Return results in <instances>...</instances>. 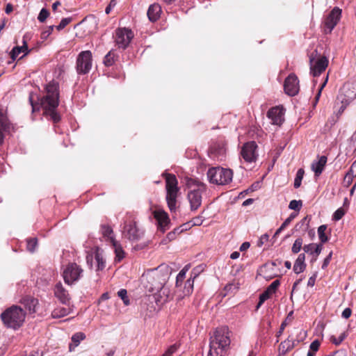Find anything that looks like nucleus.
<instances>
[{
  "label": "nucleus",
  "mask_w": 356,
  "mask_h": 356,
  "mask_svg": "<svg viewBox=\"0 0 356 356\" xmlns=\"http://www.w3.org/2000/svg\"><path fill=\"white\" fill-rule=\"evenodd\" d=\"M72 21L70 17L63 18L61 19L60 24L56 27L58 31H61L67 25H68Z\"/></svg>",
  "instance_id": "47"
},
{
  "label": "nucleus",
  "mask_w": 356,
  "mask_h": 356,
  "mask_svg": "<svg viewBox=\"0 0 356 356\" xmlns=\"http://www.w3.org/2000/svg\"><path fill=\"white\" fill-rule=\"evenodd\" d=\"M189 267L188 266H186L177 275V279H176V286L178 287L179 286V283H181L186 277V274L187 271L188 270Z\"/></svg>",
  "instance_id": "40"
},
{
  "label": "nucleus",
  "mask_w": 356,
  "mask_h": 356,
  "mask_svg": "<svg viewBox=\"0 0 356 356\" xmlns=\"http://www.w3.org/2000/svg\"><path fill=\"white\" fill-rule=\"evenodd\" d=\"M162 176L165 179L166 195L165 200L170 212H175L177 209V199L179 192L178 181L175 175L163 173Z\"/></svg>",
  "instance_id": "4"
},
{
  "label": "nucleus",
  "mask_w": 356,
  "mask_h": 356,
  "mask_svg": "<svg viewBox=\"0 0 356 356\" xmlns=\"http://www.w3.org/2000/svg\"><path fill=\"white\" fill-rule=\"evenodd\" d=\"M327 229V226L325 225H321L318 228V234L319 239L321 243H324L327 241L328 238L325 235V231Z\"/></svg>",
  "instance_id": "37"
},
{
  "label": "nucleus",
  "mask_w": 356,
  "mask_h": 356,
  "mask_svg": "<svg viewBox=\"0 0 356 356\" xmlns=\"http://www.w3.org/2000/svg\"><path fill=\"white\" fill-rule=\"evenodd\" d=\"M115 54L113 51H110L104 58V64L106 67H110L115 63Z\"/></svg>",
  "instance_id": "34"
},
{
  "label": "nucleus",
  "mask_w": 356,
  "mask_h": 356,
  "mask_svg": "<svg viewBox=\"0 0 356 356\" xmlns=\"http://www.w3.org/2000/svg\"><path fill=\"white\" fill-rule=\"evenodd\" d=\"M38 245V240L35 238H29L27 240V250L31 252H33L37 247Z\"/></svg>",
  "instance_id": "43"
},
{
  "label": "nucleus",
  "mask_w": 356,
  "mask_h": 356,
  "mask_svg": "<svg viewBox=\"0 0 356 356\" xmlns=\"http://www.w3.org/2000/svg\"><path fill=\"white\" fill-rule=\"evenodd\" d=\"M122 235L129 241H138L144 235V231L140 228L136 221L129 220L124 222Z\"/></svg>",
  "instance_id": "10"
},
{
  "label": "nucleus",
  "mask_w": 356,
  "mask_h": 356,
  "mask_svg": "<svg viewBox=\"0 0 356 356\" xmlns=\"http://www.w3.org/2000/svg\"><path fill=\"white\" fill-rule=\"evenodd\" d=\"M102 234L108 237V238L111 241L112 243V239H115L113 237V229L108 225H102L101 227Z\"/></svg>",
  "instance_id": "36"
},
{
  "label": "nucleus",
  "mask_w": 356,
  "mask_h": 356,
  "mask_svg": "<svg viewBox=\"0 0 356 356\" xmlns=\"http://www.w3.org/2000/svg\"><path fill=\"white\" fill-rule=\"evenodd\" d=\"M230 344L229 332L226 327L216 330L210 338L207 356H224Z\"/></svg>",
  "instance_id": "2"
},
{
  "label": "nucleus",
  "mask_w": 356,
  "mask_h": 356,
  "mask_svg": "<svg viewBox=\"0 0 356 356\" xmlns=\"http://www.w3.org/2000/svg\"><path fill=\"white\" fill-rule=\"evenodd\" d=\"M117 4L116 0H111L109 4L107 6V7L105 9V12L106 14H109L111 11L112 8H114Z\"/></svg>",
  "instance_id": "58"
},
{
  "label": "nucleus",
  "mask_w": 356,
  "mask_h": 356,
  "mask_svg": "<svg viewBox=\"0 0 356 356\" xmlns=\"http://www.w3.org/2000/svg\"><path fill=\"white\" fill-rule=\"evenodd\" d=\"M161 13V7L159 3H153L149 6L147 10V17L150 22H156L159 18Z\"/></svg>",
  "instance_id": "22"
},
{
  "label": "nucleus",
  "mask_w": 356,
  "mask_h": 356,
  "mask_svg": "<svg viewBox=\"0 0 356 356\" xmlns=\"http://www.w3.org/2000/svg\"><path fill=\"white\" fill-rule=\"evenodd\" d=\"M292 314H293V312H291L289 314V315H288V316H287L286 319H285V321H284L282 323V324H281V325H280V330H279V331L277 332V337H280V336L283 333L284 330L285 329V327L287 325V321H288V319L289 318V317L292 315Z\"/></svg>",
  "instance_id": "52"
},
{
  "label": "nucleus",
  "mask_w": 356,
  "mask_h": 356,
  "mask_svg": "<svg viewBox=\"0 0 356 356\" xmlns=\"http://www.w3.org/2000/svg\"><path fill=\"white\" fill-rule=\"evenodd\" d=\"M327 157H319L312 162L311 168L316 177H318L323 171L327 161Z\"/></svg>",
  "instance_id": "23"
},
{
  "label": "nucleus",
  "mask_w": 356,
  "mask_h": 356,
  "mask_svg": "<svg viewBox=\"0 0 356 356\" xmlns=\"http://www.w3.org/2000/svg\"><path fill=\"white\" fill-rule=\"evenodd\" d=\"M203 221V217L202 216H198L193 218L188 223H191L193 226H200L202 224Z\"/></svg>",
  "instance_id": "51"
},
{
  "label": "nucleus",
  "mask_w": 356,
  "mask_h": 356,
  "mask_svg": "<svg viewBox=\"0 0 356 356\" xmlns=\"http://www.w3.org/2000/svg\"><path fill=\"white\" fill-rule=\"evenodd\" d=\"M351 314H352V311L350 308H346L342 314H341V316L343 318L347 319L350 316H351Z\"/></svg>",
  "instance_id": "60"
},
{
  "label": "nucleus",
  "mask_w": 356,
  "mask_h": 356,
  "mask_svg": "<svg viewBox=\"0 0 356 356\" xmlns=\"http://www.w3.org/2000/svg\"><path fill=\"white\" fill-rule=\"evenodd\" d=\"M152 214L157 222V229L162 233L170 229V220L168 214L161 208L153 211Z\"/></svg>",
  "instance_id": "15"
},
{
  "label": "nucleus",
  "mask_w": 356,
  "mask_h": 356,
  "mask_svg": "<svg viewBox=\"0 0 356 356\" xmlns=\"http://www.w3.org/2000/svg\"><path fill=\"white\" fill-rule=\"evenodd\" d=\"M284 109L282 106L271 108L267 112V117L271 120L273 124L280 126L284 121Z\"/></svg>",
  "instance_id": "17"
},
{
  "label": "nucleus",
  "mask_w": 356,
  "mask_h": 356,
  "mask_svg": "<svg viewBox=\"0 0 356 356\" xmlns=\"http://www.w3.org/2000/svg\"><path fill=\"white\" fill-rule=\"evenodd\" d=\"M30 50H29L28 49V45H27V43L24 40H23V45L22 46H17V47H15L12 51H10V58H12L13 60H15L16 59V58L17 57V56L22 53V52H24V56H26L29 53Z\"/></svg>",
  "instance_id": "26"
},
{
  "label": "nucleus",
  "mask_w": 356,
  "mask_h": 356,
  "mask_svg": "<svg viewBox=\"0 0 356 356\" xmlns=\"http://www.w3.org/2000/svg\"><path fill=\"white\" fill-rule=\"evenodd\" d=\"M92 54L89 50L80 52L76 58V70L79 74H87L92 68Z\"/></svg>",
  "instance_id": "9"
},
{
  "label": "nucleus",
  "mask_w": 356,
  "mask_h": 356,
  "mask_svg": "<svg viewBox=\"0 0 356 356\" xmlns=\"http://www.w3.org/2000/svg\"><path fill=\"white\" fill-rule=\"evenodd\" d=\"M86 334L83 332H78L72 336V343L69 346L70 351L74 350L75 348L77 347L81 341L86 339Z\"/></svg>",
  "instance_id": "28"
},
{
  "label": "nucleus",
  "mask_w": 356,
  "mask_h": 356,
  "mask_svg": "<svg viewBox=\"0 0 356 356\" xmlns=\"http://www.w3.org/2000/svg\"><path fill=\"white\" fill-rule=\"evenodd\" d=\"M305 171L302 168L298 169L294 179V188H298L300 186Z\"/></svg>",
  "instance_id": "35"
},
{
  "label": "nucleus",
  "mask_w": 356,
  "mask_h": 356,
  "mask_svg": "<svg viewBox=\"0 0 356 356\" xmlns=\"http://www.w3.org/2000/svg\"><path fill=\"white\" fill-rule=\"evenodd\" d=\"M294 346V341L288 338L280 345L279 350L282 354H285L287 351L291 350Z\"/></svg>",
  "instance_id": "32"
},
{
  "label": "nucleus",
  "mask_w": 356,
  "mask_h": 356,
  "mask_svg": "<svg viewBox=\"0 0 356 356\" xmlns=\"http://www.w3.org/2000/svg\"><path fill=\"white\" fill-rule=\"evenodd\" d=\"M305 252L315 254V259L321 254L322 250V245L316 243H309L305 245L302 248Z\"/></svg>",
  "instance_id": "25"
},
{
  "label": "nucleus",
  "mask_w": 356,
  "mask_h": 356,
  "mask_svg": "<svg viewBox=\"0 0 356 356\" xmlns=\"http://www.w3.org/2000/svg\"><path fill=\"white\" fill-rule=\"evenodd\" d=\"M340 154L345 156L356 155V131L345 144L340 147Z\"/></svg>",
  "instance_id": "19"
},
{
  "label": "nucleus",
  "mask_w": 356,
  "mask_h": 356,
  "mask_svg": "<svg viewBox=\"0 0 356 356\" xmlns=\"http://www.w3.org/2000/svg\"><path fill=\"white\" fill-rule=\"evenodd\" d=\"M327 80H328V74L326 76V77L325 79V81L321 84V87H320V88L318 90V93L316 94V95L315 97L314 104V106L317 104V102H318V99H319V98L321 97V91L323 89V88L325 86V85H326V83L327 82Z\"/></svg>",
  "instance_id": "48"
},
{
  "label": "nucleus",
  "mask_w": 356,
  "mask_h": 356,
  "mask_svg": "<svg viewBox=\"0 0 356 356\" xmlns=\"http://www.w3.org/2000/svg\"><path fill=\"white\" fill-rule=\"evenodd\" d=\"M208 186L207 184H200L196 189H191L187 193V200L192 211H197L202 205L203 197L207 195Z\"/></svg>",
  "instance_id": "8"
},
{
  "label": "nucleus",
  "mask_w": 356,
  "mask_h": 356,
  "mask_svg": "<svg viewBox=\"0 0 356 356\" xmlns=\"http://www.w3.org/2000/svg\"><path fill=\"white\" fill-rule=\"evenodd\" d=\"M302 243L303 241L301 238L296 239L291 248L292 252L294 254L298 253L302 248Z\"/></svg>",
  "instance_id": "42"
},
{
  "label": "nucleus",
  "mask_w": 356,
  "mask_h": 356,
  "mask_svg": "<svg viewBox=\"0 0 356 356\" xmlns=\"http://www.w3.org/2000/svg\"><path fill=\"white\" fill-rule=\"evenodd\" d=\"M177 350V346L175 344L171 346L168 350L163 355V356H170L173 353Z\"/></svg>",
  "instance_id": "59"
},
{
  "label": "nucleus",
  "mask_w": 356,
  "mask_h": 356,
  "mask_svg": "<svg viewBox=\"0 0 356 356\" xmlns=\"http://www.w3.org/2000/svg\"><path fill=\"white\" fill-rule=\"evenodd\" d=\"M346 335L344 332L341 333L338 338H336L334 337H331L332 342L338 346L346 338Z\"/></svg>",
  "instance_id": "49"
},
{
  "label": "nucleus",
  "mask_w": 356,
  "mask_h": 356,
  "mask_svg": "<svg viewBox=\"0 0 356 356\" xmlns=\"http://www.w3.org/2000/svg\"><path fill=\"white\" fill-rule=\"evenodd\" d=\"M169 270L166 266L161 265L159 268L152 269L146 273L145 276L149 282L151 283L150 289H160L168 277Z\"/></svg>",
  "instance_id": "6"
},
{
  "label": "nucleus",
  "mask_w": 356,
  "mask_h": 356,
  "mask_svg": "<svg viewBox=\"0 0 356 356\" xmlns=\"http://www.w3.org/2000/svg\"><path fill=\"white\" fill-rule=\"evenodd\" d=\"M49 12L48 11V10H47L46 8H42V9H41V10L38 15V19L40 22H44L45 20L47 19V18L49 17Z\"/></svg>",
  "instance_id": "46"
},
{
  "label": "nucleus",
  "mask_w": 356,
  "mask_h": 356,
  "mask_svg": "<svg viewBox=\"0 0 356 356\" xmlns=\"http://www.w3.org/2000/svg\"><path fill=\"white\" fill-rule=\"evenodd\" d=\"M302 207V200H291L289 204V208L291 210H294L297 213L301 209Z\"/></svg>",
  "instance_id": "41"
},
{
  "label": "nucleus",
  "mask_w": 356,
  "mask_h": 356,
  "mask_svg": "<svg viewBox=\"0 0 356 356\" xmlns=\"http://www.w3.org/2000/svg\"><path fill=\"white\" fill-rule=\"evenodd\" d=\"M273 294L274 293L270 291H268V289L267 288L266 290L260 295L259 301L257 304V308L258 309L264 302V301L268 300Z\"/></svg>",
  "instance_id": "39"
},
{
  "label": "nucleus",
  "mask_w": 356,
  "mask_h": 356,
  "mask_svg": "<svg viewBox=\"0 0 356 356\" xmlns=\"http://www.w3.org/2000/svg\"><path fill=\"white\" fill-rule=\"evenodd\" d=\"M332 256V252H330V254L325 258L323 265H322L323 269H325V268H327V266H328V264H330V262L331 261Z\"/></svg>",
  "instance_id": "57"
},
{
  "label": "nucleus",
  "mask_w": 356,
  "mask_h": 356,
  "mask_svg": "<svg viewBox=\"0 0 356 356\" xmlns=\"http://www.w3.org/2000/svg\"><path fill=\"white\" fill-rule=\"evenodd\" d=\"M72 309L70 307H58L51 312V316L54 318H60L70 314Z\"/></svg>",
  "instance_id": "30"
},
{
  "label": "nucleus",
  "mask_w": 356,
  "mask_h": 356,
  "mask_svg": "<svg viewBox=\"0 0 356 356\" xmlns=\"http://www.w3.org/2000/svg\"><path fill=\"white\" fill-rule=\"evenodd\" d=\"M208 181L216 186H225L232 182L233 172L229 168L211 167L207 172Z\"/></svg>",
  "instance_id": "5"
},
{
  "label": "nucleus",
  "mask_w": 356,
  "mask_h": 356,
  "mask_svg": "<svg viewBox=\"0 0 356 356\" xmlns=\"http://www.w3.org/2000/svg\"><path fill=\"white\" fill-rule=\"evenodd\" d=\"M286 144L284 145H280V147H276V149H274V154L275 156H278L282 154Z\"/></svg>",
  "instance_id": "63"
},
{
  "label": "nucleus",
  "mask_w": 356,
  "mask_h": 356,
  "mask_svg": "<svg viewBox=\"0 0 356 356\" xmlns=\"http://www.w3.org/2000/svg\"><path fill=\"white\" fill-rule=\"evenodd\" d=\"M54 29V25L47 27L46 29L41 33V39L43 40H47L48 37L51 34Z\"/></svg>",
  "instance_id": "45"
},
{
  "label": "nucleus",
  "mask_w": 356,
  "mask_h": 356,
  "mask_svg": "<svg viewBox=\"0 0 356 356\" xmlns=\"http://www.w3.org/2000/svg\"><path fill=\"white\" fill-rule=\"evenodd\" d=\"M227 142L224 138H220L211 142L209 153L216 156H222L227 153Z\"/></svg>",
  "instance_id": "18"
},
{
  "label": "nucleus",
  "mask_w": 356,
  "mask_h": 356,
  "mask_svg": "<svg viewBox=\"0 0 356 356\" xmlns=\"http://www.w3.org/2000/svg\"><path fill=\"white\" fill-rule=\"evenodd\" d=\"M184 179L186 186L189 188V190L197 188L200 184H205L204 182L191 177H186Z\"/></svg>",
  "instance_id": "33"
},
{
  "label": "nucleus",
  "mask_w": 356,
  "mask_h": 356,
  "mask_svg": "<svg viewBox=\"0 0 356 356\" xmlns=\"http://www.w3.org/2000/svg\"><path fill=\"white\" fill-rule=\"evenodd\" d=\"M318 51L315 49L309 56L310 74L314 76H320L327 67L329 64L328 58L325 56H319Z\"/></svg>",
  "instance_id": "7"
},
{
  "label": "nucleus",
  "mask_w": 356,
  "mask_h": 356,
  "mask_svg": "<svg viewBox=\"0 0 356 356\" xmlns=\"http://www.w3.org/2000/svg\"><path fill=\"white\" fill-rule=\"evenodd\" d=\"M319 346H320L319 341L318 340H315L313 342H312L309 348H310V350L313 351L312 353H315V352H316L318 350Z\"/></svg>",
  "instance_id": "56"
},
{
  "label": "nucleus",
  "mask_w": 356,
  "mask_h": 356,
  "mask_svg": "<svg viewBox=\"0 0 356 356\" xmlns=\"http://www.w3.org/2000/svg\"><path fill=\"white\" fill-rule=\"evenodd\" d=\"M261 186V184L259 181H257L253 183L251 186L248 188V191H254L258 190Z\"/></svg>",
  "instance_id": "61"
},
{
  "label": "nucleus",
  "mask_w": 356,
  "mask_h": 356,
  "mask_svg": "<svg viewBox=\"0 0 356 356\" xmlns=\"http://www.w3.org/2000/svg\"><path fill=\"white\" fill-rule=\"evenodd\" d=\"M341 15V10L338 7L334 8L324 21L323 29L325 34L330 33L339 22Z\"/></svg>",
  "instance_id": "14"
},
{
  "label": "nucleus",
  "mask_w": 356,
  "mask_h": 356,
  "mask_svg": "<svg viewBox=\"0 0 356 356\" xmlns=\"http://www.w3.org/2000/svg\"><path fill=\"white\" fill-rule=\"evenodd\" d=\"M257 145L254 141L245 143L241 152V156H256Z\"/></svg>",
  "instance_id": "24"
},
{
  "label": "nucleus",
  "mask_w": 356,
  "mask_h": 356,
  "mask_svg": "<svg viewBox=\"0 0 356 356\" xmlns=\"http://www.w3.org/2000/svg\"><path fill=\"white\" fill-rule=\"evenodd\" d=\"M86 262L88 266L92 268L95 265L96 270H102L106 266V261L102 250L99 248L91 250L86 256Z\"/></svg>",
  "instance_id": "12"
},
{
  "label": "nucleus",
  "mask_w": 356,
  "mask_h": 356,
  "mask_svg": "<svg viewBox=\"0 0 356 356\" xmlns=\"http://www.w3.org/2000/svg\"><path fill=\"white\" fill-rule=\"evenodd\" d=\"M118 295L122 300V301L125 305H129L130 302H129V299L127 296V291L126 289H120L118 292Z\"/></svg>",
  "instance_id": "44"
},
{
  "label": "nucleus",
  "mask_w": 356,
  "mask_h": 356,
  "mask_svg": "<svg viewBox=\"0 0 356 356\" xmlns=\"http://www.w3.org/2000/svg\"><path fill=\"white\" fill-rule=\"evenodd\" d=\"M284 90L286 94L289 96L296 95L300 90L299 80L294 74H290L285 79Z\"/></svg>",
  "instance_id": "16"
},
{
  "label": "nucleus",
  "mask_w": 356,
  "mask_h": 356,
  "mask_svg": "<svg viewBox=\"0 0 356 356\" xmlns=\"http://www.w3.org/2000/svg\"><path fill=\"white\" fill-rule=\"evenodd\" d=\"M0 317L6 327L17 330L24 323L26 312L21 307L13 305L3 311Z\"/></svg>",
  "instance_id": "3"
},
{
  "label": "nucleus",
  "mask_w": 356,
  "mask_h": 356,
  "mask_svg": "<svg viewBox=\"0 0 356 356\" xmlns=\"http://www.w3.org/2000/svg\"><path fill=\"white\" fill-rule=\"evenodd\" d=\"M269 239V235L268 234H263L259 241H258V245L259 247L262 246L265 243H266Z\"/></svg>",
  "instance_id": "55"
},
{
  "label": "nucleus",
  "mask_w": 356,
  "mask_h": 356,
  "mask_svg": "<svg viewBox=\"0 0 356 356\" xmlns=\"http://www.w3.org/2000/svg\"><path fill=\"white\" fill-rule=\"evenodd\" d=\"M176 231L177 229H175L173 232H170L167 234V238L168 241H172L176 237Z\"/></svg>",
  "instance_id": "64"
},
{
  "label": "nucleus",
  "mask_w": 356,
  "mask_h": 356,
  "mask_svg": "<svg viewBox=\"0 0 356 356\" xmlns=\"http://www.w3.org/2000/svg\"><path fill=\"white\" fill-rule=\"evenodd\" d=\"M244 159L243 164L246 163L247 165L253 163L256 161L257 157H243Z\"/></svg>",
  "instance_id": "62"
},
{
  "label": "nucleus",
  "mask_w": 356,
  "mask_h": 356,
  "mask_svg": "<svg viewBox=\"0 0 356 356\" xmlns=\"http://www.w3.org/2000/svg\"><path fill=\"white\" fill-rule=\"evenodd\" d=\"M23 304L25 305L26 309L32 314L35 312V307L38 305V300L35 298H25L23 300Z\"/></svg>",
  "instance_id": "31"
},
{
  "label": "nucleus",
  "mask_w": 356,
  "mask_h": 356,
  "mask_svg": "<svg viewBox=\"0 0 356 356\" xmlns=\"http://www.w3.org/2000/svg\"><path fill=\"white\" fill-rule=\"evenodd\" d=\"M83 269L75 263H70L63 272V277L66 284L71 285L78 281L83 275Z\"/></svg>",
  "instance_id": "11"
},
{
  "label": "nucleus",
  "mask_w": 356,
  "mask_h": 356,
  "mask_svg": "<svg viewBox=\"0 0 356 356\" xmlns=\"http://www.w3.org/2000/svg\"><path fill=\"white\" fill-rule=\"evenodd\" d=\"M280 282L278 280H274L268 286V291H270L272 293H275L278 286H280Z\"/></svg>",
  "instance_id": "53"
},
{
  "label": "nucleus",
  "mask_w": 356,
  "mask_h": 356,
  "mask_svg": "<svg viewBox=\"0 0 356 356\" xmlns=\"http://www.w3.org/2000/svg\"><path fill=\"white\" fill-rule=\"evenodd\" d=\"M54 295L63 304H67L70 300L68 291L64 288L62 283L58 282L54 287Z\"/></svg>",
  "instance_id": "20"
},
{
  "label": "nucleus",
  "mask_w": 356,
  "mask_h": 356,
  "mask_svg": "<svg viewBox=\"0 0 356 356\" xmlns=\"http://www.w3.org/2000/svg\"><path fill=\"white\" fill-rule=\"evenodd\" d=\"M10 127V121L4 113L3 108H0V143H2L4 137L3 132L9 130Z\"/></svg>",
  "instance_id": "21"
},
{
  "label": "nucleus",
  "mask_w": 356,
  "mask_h": 356,
  "mask_svg": "<svg viewBox=\"0 0 356 356\" xmlns=\"http://www.w3.org/2000/svg\"><path fill=\"white\" fill-rule=\"evenodd\" d=\"M298 216L297 212H293L290 214V216L284 221V226H288L291 221Z\"/></svg>",
  "instance_id": "54"
},
{
  "label": "nucleus",
  "mask_w": 356,
  "mask_h": 356,
  "mask_svg": "<svg viewBox=\"0 0 356 356\" xmlns=\"http://www.w3.org/2000/svg\"><path fill=\"white\" fill-rule=\"evenodd\" d=\"M193 284H194L193 279H188L186 282L184 287V291H183L184 296H188L192 293L193 289Z\"/></svg>",
  "instance_id": "38"
},
{
  "label": "nucleus",
  "mask_w": 356,
  "mask_h": 356,
  "mask_svg": "<svg viewBox=\"0 0 356 356\" xmlns=\"http://www.w3.org/2000/svg\"><path fill=\"white\" fill-rule=\"evenodd\" d=\"M133 38L134 33L129 29L119 28L115 30V42L119 48L126 49Z\"/></svg>",
  "instance_id": "13"
},
{
  "label": "nucleus",
  "mask_w": 356,
  "mask_h": 356,
  "mask_svg": "<svg viewBox=\"0 0 356 356\" xmlns=\"http://www.w3.org/2000/svg\"><path fill=\"white\" fill-rule=\"evenodd\" d=\"M46 95L40 98L33 92H30L29 101L32 106V112L43 110V115L49 116L54 122L57 123L60 120V115L57 112L59 105V84L51 81L45 87Z\"/></svg>",
  "instance_id": "1"
},
{
  "label": "nucleus",
  "mask_w": 356,
  "mask_h": 356,
  "mask_svg": "<svg viewBox=\"0 0 356 356\" xmlns=\"http://www.w3.org/2000/svg\"><path fill=\"white\" fill-rule=\"evenodd\" d=\"M112 245L114 248V252L115 254V261H121L124 259L125 253L120 243L115 239H112Z\"/></svg>",
  "instance_id": "29"
},
{
  "label": "nucleus",
  "mask_w": 356,
  "mask_h": 356,
  "mask_svg": "<svg viewBox=\"0 0 356 356\" xmlns=\"http://www.w3.org/2000/svg\"><path fill=\"white\" fill-rule=\"evenodd\" d=\"M345 211L343 209L339 208L333 214V220H339L344 216Z\"/></svg>",
  "instance_id": "50"
},
{
  "label": "nucleus",
  "mask_w": 356,
  "mask_h": 356,
  "mask_svg": "<svg viewBox=\"0 0 356 356\" xmlns=\"http://www.w3.org/2000/svg\"><path fill=\"white\" fill-rule=\"evenodd\" d=\"M305 255L304 253H301L298 255L297 259L295 261L293 265V271L296 274H299L303 272L306 268V264L305 263Z\"/></svg>",
  "instance_id": "27"
}]
</instances>
